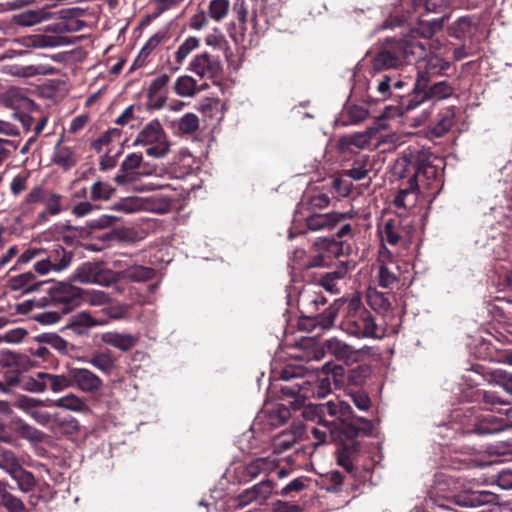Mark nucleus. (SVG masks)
<instances>
[{
    "mask_svg": "<svg viewBox=\"0 0 512 512\" xmlns=\"http://www.w3.org/2000/svg\"><path fill=\"white\" fill-rule=\"evenodd\" d=\"M426 47L413 36L386 38L370 60L372 75L387 70H400L425 56Z\"/></svg>",
    "mask_w": 512,
    "mask_h": 512,
    "instance_id": "obj_1",
    "label": "nucleus"
},
{
    "mask_svg": "<svg viewBox=\"0 0 512 512\" xmlns=\"http://www.w3.org/2000/svg\"><path fill=\"white\" fill-rule=\"evenodd\" d=\"M321 410L339 420L343 424L342 434L351 439L350 442L343 443L337 450L357 461L361 444L354 438L371 436L374 429L372 421L355 415L351 405L345 401H328L321 406Z\"/></svg>",
    "mask_w": 512,
    "mask_h": 512,
    "instance_id": "obj_2",
    "label": "nucleus"
},
{
    "mask_svg": "<svg viewBox=\"0 0 512 512\" xmlns=\"http://www.w3.org/2000/svg\"><path fill=\"white\" fill-rule=\"evenodd\" d=\"M395 172L399 178L412 174L426 189H433L438 177V169L432 163L431 153L424 149L409 148L405 151L396 161Z\"/></svg>",
    "mask_w": 512,
    "mask_h": 512,
    "instance_id": "obj_3",
    "label": "nucleus"
},
{
    "mask_svg": "<svg viewBox=\"0 0 512 512\" xmlns=\"http://www.w3.org/2000/svg\"><path fill=\"white\" fill-rule=\"evenodd\" d=\"M280 379L290 381L298 379L297 382L281 386L282 398H293L291 406L294 410L300 409L304 400L310 396L311 382L303 378V368L299 366H286L280 372Z\"/></svg>",
    "mask_w": 512,
    "mask_h": 512,
    "instance_id": "obj_4",
    "label": "nucleus"
},
{
    "mask_svg": "<svg viewBox=\"0 0 512 512\" xmlns=\"http://www.w3.org/2000/svg\"><path fill=\"white\" fill-rule=\"evenodd\" d=\"M133 145L148 146L146 154L153 158H162L169 152L165 131L157 119L151 120L143 127Z\"/></svg>",
    "mask_w": 512,
    "mask_h": 512,
    "instance_id": "obj_5",
    "label": "nucleus"
},
{
    "mask_svg": "<svg viewBox=\"0 0 512 512\" xmlns=\"http://www.w3.org/2000/svg\"><path fill=\"white\" fill-rule=\"evenodd\" d=\"M461 400L465 403H474L481 410L495 411L504 415V408L510 405L500 391L485 389H465L461 393Z\"/></svg>",
    "mask_w": 512,
    "mask_h": 512,
    "instance_id": "obj_6",
    "label": "nucleus"
},
{
    "mask_svg": "<svg viewBox=\"0 0 512 512\" xmlns=\"http://www.w3.org/2000/svg\"><path fill=\"white\" fill-rule=\"evenodd\" d=\"M63 196L59 193L53 192L42 186L33 187L26 195L24 201L20 204V209L23 213L32 211V205L36 203H43L45 209L50 212L51 216L60 214L65 208L62 205Z\"/></svg>",
    "mask_w": 512,
    "mask_h": 512,
    "instance_id": "obj_7",
    "label": "nucleus"
},
{
    "mask_svg": "<svg viewBox=\"0 0 512 512\" xmlns=\"http://www.w3.org/2000/svg\"><path fill=\"white\" fill-rule=\"evenodd\" d=\"M342 329L357 338H374L377 325L368 310L358 307L353 313L347 315L342 323Z\"/></svg>",
    "mask_w": 512,
    "mask_h": 512,
    "instance_id": "obj_8",
    "label": "nucleus"
},
{
    "mask_svg": "<svg viewBox=\"0 0 512 512\" xmlns=\"http://www.w3.org/2000/svg\"><path fill=\"white\" fill-rule=\"evenodd\" d=\"M48 297L53 306L60 308L62 313H69L79 305L82 291L69 283L58 282L48 288Z\"/></svg>",
    "mask_w": 512,
    "mask_h": 512,
    "instance_id": "obj_9",
    "label": "nucleus"
},
{
    "mask_svg": "<svg viewBox=\"0 0 512 512\" xmlns=\"http://www.w3.org/2000/svg\"><path fill=\"white\" fill-rule=\"evenodd\" d=\"M454 88L447 81H439L432 85L430 83L425 88L416 87V83L412 88V97L407 99L405 108L412 110L427 100L440 101L452 96Z\"/></svg>",
    "mask_w": 512,
    "mask_h": 512,
    "instance_id": "obj_10",
    "label": "nucleus"
},
{
    "mask_svg": "<svg viewBox=\"0 0 512 512\" xmlns=\"http://www.w3.org/2000/svg\"><path fill=\"white\" fill-rule=\"evenodd\" d=\"M44 372H38L35 376L16 373L14 375H5L3 381H0V390L10 392L16 388L31 393H43L46 391L44 382Z\"/></svg>",
    "mask_w": 512,
    "mask_h": 512,
    "instance_id": "obj_11",
    "label": "nucleus"
},
{
    "mask_svg": "<svg viewBox=\"0 0 512 512\" xmlns=\"http://www.w3.org/2000/svg\"><path fill=\"white\" fill-rule=\"evenodd\" d=\"M343 155V169L342 175L351 178L354 181H359L368 176L372 171L374 163L370 155L366 153L356 152L355 154H342Z\"/></svg>",
    "mask_w": 512,
    "mask_h": 512,
    "instance_id": "obj_12",
    "label": "nucleus"
},
{
    "mask_svg": "<svg viewBox=\"0 0 512 512\" xmlns=\"http://www.w3.org/2000/svg\"><path fill=\"white\" fill-rule=\"evenodd\" d=\"M188 71L196 74L201 79H216L223 72L222 64L218 57L202 52L194 56L188 66Z\"/></svg>",
    "mask_w": 512,
    "mask_h": 512,
    "instance_id": "obj_13",
    "label": "nucleus"
},
{
    "mask_svg": "<svg viewBox=\"0 0 512 512\" xmlns=\"http://www.w3.org/2000/svg\"><path fill=\"white\" fill-rule=\"evenodd\" d=\"M323 349L333 355L338 360H343L346 363L358 362L363 359V356L368 354L370 347L363 346L359 349H354L351 345L337 339L330 338L323 343Z\"/></svg>",
    "mask_w": 512,
    "mask_h": 512,
    "instance_id": "obj_14",
    "label": "nucleus"
},
{
    "mask_svg": "<svg viewBox=\"0 0 512 512\" xmlns=\"http://www.w3.org/2000/svg\"><path fill=\"white\" fill-rule=\"evenodd\" d=\"M425 61L424 68L419 69L416 76V87L425 88L430 83L432 77L443 76L446 71L451 67V63L441 56L426 55L421 59Z\"/></svg>",
    "mask_w": 512,
    "mask_h": 512,
    "instance_id": "obj_15",
    "label": "nucleus"
},
{
    "mask_svg": "<svg viewBox=\"0 0 512 512\" xmlns=\"http://www.w3.org/2000/svg\"><path fill=\"white\" fill-rule=\"evenodd\" d=\"M274 487V481L264 479L252 487L243 490L236 498L237 508L242 509L253 502L264 504L275 493Z\"/></svg>",
    "mask_w": 512,
    "mask_h": 512,
    "instance_id": "obj_16",
    "label": "nucleus"
},
{
    "mask_svg": "<svg viewBox=\"0 0 512 512\" xmlns=\"http://www.w3.org/2000/svg\"><path fill=\"white\" fill-rule=\"evenodd\" d=\"M378 284L383 288H393L399 281V268L392 259L391 252L386 247L379 251Z\"/></svg>",
    "mask_w": 512,
    "mask_h": 512,
    "instance_id": "obj_17",
    "label": "nucleus"
},
{
    "mask_svg": "<svg viewBox=\"0 0 512 512\" xmlns=\"http://www.w3.org/2000/svg\"><path fill=\"white\" fill-rule=\"evenodd\" d=\"M352 217V213H312L306 217L305 223L308 230L313 232L330 231L345 219Z\"/></svg>",
    "mask_w": 512,
    "mask_h": 512,
    "instance_id": "obj_18",
    "label": "nucleus"
},
{
    "mask_svg": "<svg viewBox=\"0 0 512 512\" xmlns=\"http://www.w3.org/2000/svg\"><path fill=\"white\" fill-rule=\"evenodd\" d=\"M70 378L73 382V387L84 393H98L104 385L102 379L87 368H70Z\"/></svg>",
    "mask_w": 512,
    "mask_h": 512,
    "instance_id": "obj_19",
    "label": "nucleus"
},
{
    "mask_svg": "<svg viewBox=\"0 0 512 512\" xmlns=\"http://www.w3.org/2000/svg\"><path fill=\"white\" fill-rule=\"evenodd\" d=\"M496 495L484 490H465L452 497V502L460 508L474 509L494 503Z\"/></svg>",
    "mask_w": 512,
    "mask_h": 512,
    "instance_id": "obj_20",
    "label": "nucleus"
},
{
    "mask_svg": "<svg viewBox=\"0 0 512 512\" xmlns=\"http://www.w3.org/2000/svg\"><path fill=\"white\" fill-rule=\"evenodd\" d=\"M406 85V83L402 80L394 79L391 76L385 75L378 82L376 91L378 93V100H387L390 98L401 99L400 109L401 111H408L405 108L407 104V99L412 97V93L408 97H404L403 94L400 93V90Z\"/></svg>",
    "mask_w": 512,
    "mask_h": 512,
    "instance_id": "obj_21",
    "label": "nucleus"
},
{
    "mask_svg": "<svg viewBox=\"0 0 512 512\" xmlns=\"http://www.w3.org/2000/svg\"><path fill=\"white\" fill-rule=\"evenodd\" d=\"M170 81L168 74H161L154 78L147 90V106L149 109L159 110L164 107L168 98L167 85Z\"/></svg>",
    "mask_w": 512,
    "mask_h": 512,
    "instance_id": "obj_22",
    "label": "nucleus"
},
{
    "mask_svg": "<svg viewBox=\"0 0 512 512\" xmlns=\"http://www.w3.org/2000/svg\"><path fill=\"white\" fill-rule=\"evenodd\" d=\"M278 466V459L275 457H259L245 464L242 472L241 482L249 483L261 474H269Z\"/></svg>",
    "mask_w": 512,
    "mask_h": 512,
    "instance_id": "obj_23",
    "label": "nucleus"
},
{
    "mask_svg": "<svg viewBox=\"0 0 512 512\" xmlns=\"http://www.w3.org/2000/svg\"><path fill=\"white\" fill-rule=\"evenodd\" d=\"M471 426L468 432L481 436L499 433L508 428L505 418H499L493 415L475 416Z\"/></svg>",
    "mask_w": 512,
    "mask_h": 512,
    "instance_id": "obj_24",
    "label": "nucleus"
},
{
    "mask_svg": "<svg viewBox=\"0 0 512 512\" xmlns=\"http://www.w3.org/2000/svg\"><path fill=\"white\" fill-rule=\"evenodd\" d=\"M0 366L7 369L5 375H14L26 372L31 367V362L27 355L11 350H2L0 351Z\"/></svg>",
    "mask_w": 512,
    "mask_h": 512,
    "instance_id": "obj_25",
    "label": "nucleus"
},
{
    "mask_svg": "<svg viewBox=\"0 0 512 512\" xmlns=\"http://www.w3.org/2000/svg\"><path fill=\"white\" fill-rule=\"evenodd\" d=\"M408 180L402 188L399 189L394 198V205L397 208H412L416 205L419 194V183L412 174L406 176Z\"/></svg>",
    "mask_w": 512,
    "mask_h": 512,
    "instance_id": "obj_26",
    "label": "nucleus"
},
{
    "mask_svg": "<svg viewBox=\"0 0 512 512\" xmlns=\"http://www.w3.org/2000/svg\"><path fill=\"white\" fill-rule=\"evenodd\" d=\"M303 426L293 425L290 429L277 434L272 440V449L274 454H282L291 449L292 446L302 437Z\"/></svg>",
    "mask_w": 512,
    "mask_h": 512,
    "instance_id": "obj_27",
    "label": "nucleus"
},
{
    "mask_svg": "<svg viewBox=\"0 0 512 512\" xmlns=\"http://www.w3.org/2000/svg\"><path fill=\"white\" fill-rule=\"evenodd\" d=\"M349 269V262L341 261L333 271L321 274L318 284L327 292L338 294L340 292L338 283L346 277Z\"/></svg>",
    "mask_w": 512,
    "mask_h": 512,
    "instance_id": "obj_28",
    "label": "nucleus"
},
{
    "mask_svg": "<svg viewBox=\"0 0 512 512\" xmlns=\"http://www.w3.org/2000/svg\"><path fill=\"white\" fill-rule=\"evenodd\" d=\"M73 11L71 9L61 10V19L55 23L46 26V32L53 33H72L82 30L84 22L82 20L75 19L72 16Z\"/></svg>",
    "mask_w": 512,
    "mask_h": 512,
    "instance_id": "obj_29",
    "label": "nucleus"
},
{
    "mask_svg": "<svg viewBox=\"0 0 512 512\" xmlns=\"http://www.w3.org/2000/svg\"><path fill=\"white\" fill-rule=\"evenodd\" d=\"M106 324H108L107 320L95 319L89 312H80L70 317L66 328L71 329L77 335H84L89 328Z\"/></svg>",
    "mask_w": 512,
    "mask_h": 512,
    "instance_id": "obj_30",
    "label": "nucleus"
},
{
    "mask_svg": "<svg viewBox=\"0 0 512 512\" xmlns=\"http://www.w3.org/2000/svg\"><path fill=\"white\" fill-rule=\"evenodd\" d=\"M45 282L38 281L35 274L31 271L25 272L8 279V287L12 291H20L22 294H28L40 289Z\"/></svg>",
    "mask_w": 512,
    "mask_h": 512,
    "instance_id": "obj_31",
    "label": "nucleus"
},
{
    "mask_svg": "<svg viewBox=\"0 0 512 512\" xmlns=\"http://www.w3.org/2000/svg\"><path fill=\"white\" fill-rule=\"evenodd\" d=\"M371 140L370 133L365 131L353 135L343 136L338 140L337 146L342 154H355L359 150L369 145Z\"/></svg>",
    "mask_w": 512,
    "mask_h": 512,
    "instance_id": "obj_32",
    "label": "nucleus"
},
{
    "mask_svg": "<svg viewBox=\"0 0 512 512\" xmlns=\"http://www.w3.org/2000/svg\"><path fill=\"white\" fill-rule=\"evenodd\" d=\"M79 421L71 415L55 414L52 420L51 429L55 435L73 437L80 431Z\"/></svg>",
    "mask_w": 512,
    "mask_h": 512,
    "instance_id": "obj_33",
    "label": "nucleus"
},
{
    "mask_svg": "<svg viewBox=\"0 0 512 512\" xmlns=\"http://www.w3.org/2000/svg\"><path fill=\"white\" fill-rule=\"evenodd\" d=\"M52 18V13L47 8L26 10L13 15L14 24L22 27H31Z\"/></svg>",
    "mask_w": 512,
    "mask_h": 512,
    "instance_id": "obj_34",
    "label": "nucleus"
},
{
    "mask_svg": "<svg viewBox=\"0 0 512 512\" xmlns=\"http://www.w3.org/2000/svg\"><path fill=\"white\" fill-rule=\"evenodd\" d=\"M142 160L143 157L140 153H131L127 155L121 163L119 173L115 176L114 181L118 185H123L133 181L134 177L132 174L140 167Z\"/></svg>",
    "mask_w": 512,
    "mask_h": 512,
    "instance_id": "obj_35",
    "label": "nucleus"
},
{
    "mask_svg": "<svg viewBox=\"0 0 512 512\" xmlns=\"http://www.w3.org/2000/svg\"><path fill=\"white\" fill-rule=\"evenodd\" d=\"M100 338L104 344L118 349L121 352L129 351L137 343L135 336L119 332H105L101 334Z\"/></svg>",
    "mask_w": 512,
    "mask_h": 512,
    "instance_id": "obj_36",
    "label": "nucleus"
},
{
    "mask_svg": "<svg viewBox=\"0 0 512 512\" xmlns=\"http://www.w3.org/2000/svg\"><path fill=\"white\" fill-rule=\"evenodd\" d=\"M46 258L53 271L61 272L70 266L73 254L61 245L56 244L47 252Z\"/></svg>",
    "mask_w": 512,
    "mask_h": 512,
    "instance_id": "obj_37",
    "label": "nucleus"
},
{
    "mask_svg": "<svg viewBox=\"0 0 512 512\" xmlns=\"http://www.w3.org/2000/svg\"><path fill=\"white\" fill-rule=\"evenodd\" d=\"M61 142L62 140H59L54 148L52 162L63 170L68 171L77 164L78 158L72 148L62 146Z\"/></svg>",
    "mask_w": 512,
    "mask_h": 512,
    "instance_id": "obj_38",
    "label": "nucleus"
},
{
    "mask_svg": "<svg viewBox=\"0 0 512 512\" xmlns=\"http://www.w3.org/2000/svg\"><path fill=\"white\" fill-rule=\"evenodd\" d=\"M10 488L8 482L0 480V505L8 512H29L24 502L9 491Z\"/></svg>",
    "mask_w": 512,
    "mask_h": 512,
    "instance_id": "obj_39",
    "label": "nucleus"
},
{
    "mask_svg": "<svg viewBox=\"0 0 512 512\" xmlns=\"http://www.w3.org/2000/svg\"><path fill=\"white\" fill-rule=\"evenodd\" d=\"M25 48H48L65 44L63 37H51L35 34L17 40Z\"/></svg>",
    "mask_w": 512,
    "mask_h": 512,
    "instance_id": "obj_40",
    "label": "nucleus"
},
{
    "mask_svg": "<svg viewBox=\"0 0 512 512\" xmlns=\"http://www.w3.org/2000/svg\"><path fill=\"white\" fill-rule=\"evenodd\" d=\"M88 363L105 375H111L116 368V358L110 350L94 352Z\"/></svg>",
    "mask_w": 512,
    "mask_h": 512,
    "instance_id": "obj_41",
    "label": "nucleus"
},
{
    "mask_svg": "<svg viewBox=\"0 0 512 512\" xmlns=\"http://www.w3.org/2000/svg\"><path fill=\"white\" fill-rule=\"evenodd\" d=\"M52 70V68H46L42 65H7L4 67L5 73L22 78L34 77L37 75H48L52 73Z\"/></svg>",
    "mask_w": 512,
    "mask_h": 512,
    "instance_id": "obj_42",
    "label": "nucleus"
},
{
    "mask_svg": "<svg viewBox=\"0 0 512 512\" xmlns=\"http://www.w3.org/2000/svg\"><path fill=\"white\" fill-rule=\"evenodd\" d=\"M100 265L98 262H84L75 269L70 280L82 284L93 283Z\"/></svg>",
    "mask_w": 512,
    "mask_h": 512,
    "instance_id": "obj_43",
    "label": "nucleus"
},
{
    "mask_svg": "<svg viewBox=\"0 0 512 512\" xmlns=\"http://www.w3.org/2000/svg\"><path fill=\"white\" fill-rule=\"evenodd\" d=\"M11 479L17 484V488L22 493L33 491L37 485V480L31 471H28L20 465L11 475Z\"/></svg>",
    "mask_w": 512,
    "mask_h": 512,
    "instance_id": "obj_44",
    "label": "nucleus"
},
{
    "mask_svg": "<svg viewBox=\"0 0 512 512\" xmlns=\"http://www.w3.org/2000/svg\"><path fill=\"white\" fill-rule=\"evenodd\" d=\"M450 0H411V7L415 13H442L449 6Z\"/></svg>",
    "mask_w": 512,
    "mask_h": 512,
    "instance_id": "obj_45",
    "label": "nucleus"
},
{
    "mask_svg": "<svg viewBox=\"0 0 512 512\" xmlns=\"http://www.w3.org/2000/svg\"><path fill=\"white\" fill-rule=\"evenodd\" d=\"M53 406L80 413L89 411V407L85 400L73 393H69L55 400L53 402Z\"/></svg>",
    "mask_w": 512,
    "mask_h": 512,
    "instance_id": "obj_46",
    "label": "nucleus"
},
{
    "mask_svg": "<svg viewBox=\"0 0 512 512\" xmlns=\"http://www.w3.org/2000/svg\"><path fill=\"white\" fill-rule=\"evenodd\" d=\"M121 279L132 282H144L151 280L155 275V270L150 267L133 265L120 272Z\"/></svg>",
    "mask_w": 512,
    "mask_h": 512,
    "instance_id": "obj_47",
    "label": "nucleus"
},
{
    "mask_svg": "<svg viewBox=\"0 0 512 512\" xmlns=\"http://www.w3.org/2000/svg\"><path fill=\"white\" fill-rule=\"evenodd\" d=\"M454 111L452 108H445L438 114L436 124L431 128V135L435 137H442L454 125Z\"/></svg>",
    "mask_w": 512,
    "mask_h": 512,
    "instance_id": "obj_48",
    "label": "nucleus"
},
{
    "mask_svg": "<svg viewBox=\"0 0 512 512\" xmlns=\"http://www.w3.org/2000/svg\"><path fill=\"white\" fill-rule=\"evenodd\" d=\"M43 377L46 384V390L49 388L51 391L58 393L67 388L73 387V382L70 378V369L66 374L53 375L44 373Z\"/></svg>",
    "mask_w": 512,
    "mask_h": 512,
    "instance_id": "obj_49",
    "label": "nucleus"
},
{
    "mask_svg": "<svg viewBox=\"0 0 512 512\" xmlns=\"http://www.w3.org/2000/svg\"><path fill=\"white\" fill-rule=\"evenodd\" d=\"M116 189L109 183L102 180L95 181L90 187L89 199L91 202L109 201L115 194Z\"/></svg>",
    "mask_w": 512,
    "mask_h": 512,
    "instance_id": "obj_50",
    "label": "nucleus"
},
{
    "mask_svg": "<svg viewBox=\"0 0 512 512\" xmlns=\"http://www.w3.org/2000/svg\"><path fill=\"white\" fill-rule=\"evenodd\" d=\"M38 344H47L62 355L69 353V343L55 333H42L34 337Z\"/></svg>",
    "mask_w": 512,
    "mask_h": 512,
    "instance_id": "obj_51",
    "label": "nucleus"
},
{
    "mask_svg": "<svg viewBox=\"0 0 512 512\" xmlns=\"http://www.w3.org/2000/svg\"><path fill=\"white\" fill-rule=\"evenodd\" d=\"M422 16L418 14V27L416 32L423 38L429 39L431 38L437 31H440L443 27V22L445 16L441 18H435L431 20H422L420 19Z\"/></svg>",
    "mask_w": 512,
    "mask_h": 512,
    "instance_id": "obj_52",
    "label": "nucleus"
},
{
    "mask_svg": "<svg viewBox=\"0 0 512 512\" xmlns=\"http://www.w3.org/2000/svg\"><path fill=\"white\" fill-rule=\"evenodd\" d=\"M314 248L320 252L339 257L343 254V242L334 238L320 237L314 242Z\"/></svg>",
    "mask_w": 512,
    "mask_h": 512,
    "instance_id": "obj_53",
    "label": "nucleus"
},
{
    "mask_svg": "<svg viewBox=\"0 0 512 512\" xmlns=\"http://www.w3.org/2000/svg\"><path fill=\"white\" fill-rule=\"evenodd\" d=\"M20 465L21 461L15 452L0 445V469L10 476Z\"/></svg>",
    "mask_w": 512,
    "mask_h": 512,
    "instance_id": "obj_54",
    "label": "nucleus"
},
{
    "mask_svg": "<svg viewBox=\"0 0 512 512\" xmlns=\"http://www.w3.org/2000/svg\"><path fill=\"white\" fill-rule=\"evenodd\" d=\"M200 46V40L197 37H188L176 50L175 61L177 66L173 68V71H177L179 66L187 58V56Z\"/></svg>",
    "mask_w": 512,
    "mask_h": 512,
    "instance_id": "obj_55",
    "label": "nucleus"
},
{
    "mask_svg": "<svg viewBox=\"0 0 512 512\" xmlns=\"http://www.w3.org/2000/svg\"><path fill=\"white\" fill-rule=\"evenodd\" d=\"M380 233L381 240L389 243L390 245H397L401 239L400 225L392 219L385 221Z\"/></svg>",
    "mask_w": 512,
    "mask_h": 512,
    "instance_id": "obj_56",
    "label": "nucleus"
},
{
    "mask_svg": "<svg viewBox=\"0 0 512 512\" xmlns=\"http://www.w3.org/2000/svg\"><path fill=\"white\" fill-rule=\"evenodd\" d=\"M197 82L194 78L188 75L180 76L175 84L174 91L181 97H191L196 92Z\"/></svg>",
    "mask_w": 512,
    "mask_h": 512,
    "instance_id": "obj_57",
    "label": "nucleus"
},
{
    "mask_svg": "<svg viewBox=\"0 0 512 512\" xmlns=\"http://www.w3.org/2000/svg\"><path fill=\"white\" fill-rule=\"evenodd\" d=\"M331 381L330 377L318 375L316 381L309 386L311 395L317 398H325L331 393Z\"/></svg>",
    "mask_w": 512,
    "mask_h": 512,
    "instance_id": "obj_58",
    "label": "nucleus"
},
{
    "mask_svg": "<svg viewBox=\"0 0 512 512\" xmlns=\"http://www.w3.org/2000/svg\"><path fill=\"white\" fill-rule=\"evenodd\" d=\"M368 303L370 307L379 314L387 313L391 307V304L385 294L377 291L368 294Z\"/></svg>",
    "mask_w": 512,
    "mask_h": 512,
    "instance_id": "obj_59",
    "label": "nucleus"
},
{
    "mask_svg": "<svg viewBox=\"0 0 512 512\" xmlns=\"http://www.w3.org/2000/svg\"><path fill=\"white\" fill-rule=\"evenodd\" d=\"M16 432L24 439L30 442H40L43 439V433L35 427L23 422L18 421L16 423Z\"/></svg>",
    "mask_w": 512,
    "mask_h": 512,
    "instance_id": "obj_60",
    "label": "nucleus"
},
{
    "mask_svg": "<svg viewBox=\"0 0 512 512\" xmlns=\"http://www.w3.org/2000/svg\"><path fill=\"white\" fill-rule=\"evenodd\" d=\"M371 375V367L363 364L351 369L347 376V381L351 385L361 386Z\"/></svg>",
    "mask_w": 512,
    "mask_h": 512,
    "instance_id": "obj_61",
    "label": "nucleus"
},
{
    "mask_svg": "<svg viewBox=\"0 0 512 512\" xmlns=\"http://www.w3.org/2000/svg\"><path fill=\"white\" fill-rule=\"evenodd\" d=\"M344 480L345 476L337 470L328 471L323 475V481L326 484V490L329 492H340L342 490Z\"/></svg>",
    "mask_w": 512,
    "mask_h": 512,
    "instance_id": "obj_62",
    "label": "nucleus"
},
{
    "mask_svg": "<svg viewBox=\"0 0 512 512\" xmlns=\"http://www.w3.org/2000/svg\"><path fill=\"white\" fill-rule=\"evenodd\" d=\"M338 314V308L330 305L320 314L314 315L315 320L320 329L325 330L333 326L336 316Z\"/></svg>",
    "mask_w": 512,
    "mask_h": 512,
    "instance_id": "obj_63",
    "label": "nucleus"
},
{
    "mask_svg": "<svg viewBox=\"0 0 512 512\" xmlns=\"http://www.w3.org/2000/svg\"><path fill=\"white\" fill-rule=\"evenodd\" d=\"M229 0H211L209 4V14L215 21L223 20L229 11Z\"/></svg>",
    "mask_w": 512,
    "mask_h": 512,
    "instance_id": "obj_64",
    "label": "nucleus"
}]
</instances>
